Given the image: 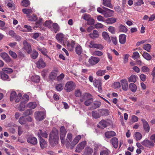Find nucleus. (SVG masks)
I'll use <instances>...</instances> for the list:
<instances>
[{"label":"nucleus","instance_id":"nucleus-1","mask_svg":"<svg viewBox=\"0 0 155 155\" xmlns=\"http://www.w3.org/2000/svg\"><path fill=\"white\" fill-rule=\"evenodd\" d=\"M58 131H52L50 134L49 138V143L51 146L54 147L58 144Z\"/></svg>","mask_w":155,"mask_h":155},{"label":"nucleus","instance_id":"nucleus-2","mask_svg":"<svg viewBox=\"0 0 155 155\" xmlns=\"http://www.w3.org/2000/svg\"><path fill=\"white\" fill-rule=\"evenodd\" d=\"M75 87V83L72 81H68L65 84L64 89L67 92H69L74 89Z\"/></svg>","mask_w":155,"mask_h":155},{"label":"nucleus","instance_id":"nucleus-3","mask_svg":"<svg viewBox=\"0 0 155 155\" xmlns=\"http://www.w3.org/2000/svg\"><path fill=\"white\" fill-rule=\"evenodd\" d=\"M67 133V131L64 126H61L60 128V136L61 142L62 144L65 143V137Z\"/></svg>","mask_w":155,"mask_h":155},{"label":"nucleus","instance_id":"nucleus-4","mask_svg":"<svg viewBox=\"0 0 155 155\" xmlns=\"http://www.w3.org/2000/svg\"><path fill=\"white\" fill-rule=\"evenodd\" d=\"M94 86L97 88L98 91L100 93H102V80L100 79H95L93 81Z\"/></svg>","mask_w":155,"mask_h":155},{"label":"nucleus","instance_id":"nucleus-5","mask_svg":"<svg viewBox=\"0 0 155 155\" xmlns=\"http://www.w3.org/2000/svg\"><path fill=\"white\" fill-rule=\"evenodd\" d=\"M87 44H89L88 47L90 48H96L100 50H102L103 48V46L101 44L96 43L94 41H91L87 42Z\"/></svg>","mask_w":155,"mask_h":155},{"label":"nucleus","instance_id":"nucleus-6","mask_svg":"<svg viewBox=\"0 0 155 155\" xmlns=\"http://www.w3.org/2000/svg\"><path fill=\"white\" fill-rule=\"evenodd\" d=\"M27 142L33 145H35L37 143V138L31 134H28L26 136Z\"/></svg>","mask_w":155,"mask_h":155},{"label":"nucleus","instance_id":"nucleus-7","mask_svg":"<svg viewBox=\"0 0 155 155\" xmlns=\"http://www.w3.org/2000/svg\"><path fill=\"white\" fill-rule=\"evenodd\" d=\"M141 143L142 145L147 148H150L154 147L155 146V144L153 141L148 139L144 140Z\"/></svg>","mask_w":155,"mask_h":155},{"label":"nucleus","instance_id":"nucleus-8","mask_svg":"<svg viewBox=\"0 0 155 155\" xmlns=\"http://www.w3.org/2000/svg\"><path fill=\"white\" fill-rule=\"evenodd\" d=\"M45 114L43 112L38 111L35 113V117L36 120L39 121L42 120L45 117Z\"/></svg>","mask_w":155,"mask_h":155},{"label":"nucleus","instance_id":"nucleus-9","mask_svg":"<svg viewBox=\"0 0 155 155\" xmlns=\"http://www.w3.org/2000/svg\"><path fill=\"white\" fill-rule=\"evenodd\" d=\"M103 9H105L103 15L105 18H108L113 16L114 11L103 7Z\"/></svg>","mask_w":155,"mask_h":155},{"label":"nucleus","instance_id":"nucleus-10","mask_svg":"<svg viewBox=\"0 0 155 155\" xmlns=\"http://www.w3.org/2000/svg\"><path fill=\"white\" fill-rule=\"evenodd\" d=\"M23 45L24 49L26 51L28 54H30L32 50L30 44L28 43L25 40L23 42Z\"/></svg>","mask_w":155,"mask_h":155},{"label":"nucleus","instance_id":"nucleus-11","mask_svg":"<svg viewBox=\"0 0 155 155\" xmlns=\"http://www.w3.org/2000/svg\"><path fill=\"white\" fill-rule=\"evenodd\" d=\"M75 44V41L71 40L70 41H67L66 42L67 48L69 51H72L74 50Z\"/></svg>","mask_w":155,"mask_h":155},{"label":"nucleus","instance_id":"nucleus-12","mask_svg":"<svg viewBox=\"0 0 155 155\" xmlns=\"http://www.w3.org/2000/svg\"><path fill=\"white\" fill-rule=\"evenodd\" d=\"M141 120L143 123V129L146 133H148L150 130V127L148 122L143 118H142Z\"/></svg>","mask_w":155,"mask_h":155},{"label":"nucleus","instance_id":"nucleus-13","mask_svg":"<svg viewBox=\"0 0 155 155\" xmlns=\"http://www.w3.org/2000/svg\"><path fill=\"white\" fill-rule=\"evenodd\" d=\"M36 64L38 68H45L46 64L45 62L44 61L43 59L42 58H40L36 63Z\"/></svg>","mask_w":155,"mask_h":155},{"label":"nucleus","instance_id":"nucleus-14","mask_svg":"<svg viewBox=\"0 0 155 155\" xmlns=\"http://www.w3.org/2000/svg\"><path fill=\"white\" fill-rule=\"evenodd\" d=\"M64 35L61 33L57 34L56 36V38L60 43H62L66 40L64 37Z\"/></svg>","mask_w":155,"mask_h":155},{"label":"nucleus","instance_id":"nucleus-15","mask_svg":"<svg viewBox=\"0 0 155 155\" xmlns=\"http://www.w3.org/2000/svg\"><path fill=\"white\" fill-rule=\"evenodd\" d=\"M86 145V142L83 141L78 144L76 148V151L77 152H79L83 150Z\"/></svg>","mask_w":155,"mask_h":155},{"label":"nucleus","instance_id":"nucleus-16","mask_svg":"<svg viewBox=\"0 0 155 155\" xmlns=\"http://www.w3.org/2000/svg\"><path fill=\"white\" fill-rule=\"evenodd\" d=\"M110 142L115 149L117 148L118 145V140L117 138L113 137L111 139Z\"/></svg>","mask_w":155,"mask_h":155},{"label":"nucleus","instance_id":"nucleus-17","mask_svg":"<svg viewBox=\"0 0 155 155\" xmlns=\"http://www.w3.org/2000/svg\"><path fill=\"white\" fill-rule=\"evenodd\" d=\"M0 76L2 80L4 81H10L11 80L10 78L8 75L3 71L0 72Z\"/></svg>","mask_w":155,"mask_h":155},{"label":"nucleus","instance_id":"nucleus-18","mask_svg":"<svg viewBox=\"0 0 155 155\" xmlns=\"http://www.w3.org/2000/svg\"><path fill=\"white\" fill-rule=\"evenodd\" d=\"M91 95L87 93H85L84 94L80 99V103L79 104H81V103L83 102L84 101H86L87 99Z\"/></svg>","mask_w":155,"mask_h":155},{"label":"nucleus","instance_id":"nucleus-19","mask_svg":"<svg viewBox=\"0 0 155 155\" xmlns=\"http://www.w3.org/2000/svg\"><path fill=\"white\" fill-rule=\"evenodd\" d=\"M100 61V59L98 58L91 57L89 60V63L92 65H94Z\"/></svg>","mask_w":155,"mask_h":155},{"label":"nucleus","instance_id":"nucleus-20","mask_svg":"<svg viewBox=\"0 0 155 155\" xmlns=\"http://www.w3.org/2000/svg\"><path fill=\"white\" fill-rule=\"evenodd\" d=\"M121 83L122 89L125 91H127L128 89V84L127 81L126 80H122Z\"/></svg>","mask_w":155,"mask_h":155},{"label":"nucleus","instance_id":"nucleus-21","mask_svg":"<svg viewBox=\"0 0 155 155\" xmlns=\"http://www.w3.org/2000/svg\"><path fill=\"white\" fill-rule=\"evenodd\" d=\"M23 13L26 15L27 17H29V14H32L33 12V8H25L22 9Z\"/></svg>","mask_w":155,"mask_h":155},{"label":"nucleus","instance_id":"nucleus-22","mask_svg":"<svg viewBox=\"0 0 155 155\" xmlns=\"http://www.w3.org/2000/svg\"><path fill=\"white\" fill-rule=\"evenodd\" d=\"M116 133L113 131H107L105 133V136L107 138H110L116 136Z\"/></svg>","mask_w":155,"mask_h":155},{"label":"nucleus","instance_id":"nucleus-23","mask_svg":"<svg viewBox=\"0 0 155 155\" xmlns=\"http://www.w3.org/2000/svg\"><path fill=\"white\" fill-rule=\"evenodd\" d=\"M127 36L124 34H121L119 36V42L121 44H124L126 41Z\"/></svg>","mask_w":155,"mask_h":155},{"label":"nucleus","instance_id":"nucleus-24","mask_svg":"<svg viewBox=\"0 0 155 155\" xmlns=\"http://www.w3.org/2000/svg\"><path fill=\"white\" fill-rule=\"evenodd\" d=\"M0 55L3 59L5 60L7 62H9L10 61L11 58L8 54L6 53H1Z\"/></svg>","mask_w":155,"mask_h":155},{"label":"nucleus","instance_id":"nucleus-25","mask_svg":"<svg viewBox=\"0 0 155 155\" xmlns=\"http://www.w3.org/2000/svg\"><path fill=\"white\" fill-rule=\"evenodd\" d=\"M107 123L106 121L104 120H102L99 122L98 124L97 125V127L99 128L103 129L107 127Z\"/></svg>","mask_w":155,"mask_h":155},{"label":"nucleus","instance_id":"nucleus-26","mask_svg":"<svg viewBox=\"0 0 155 155\" xmlns=\"http://www.w3.org/2000/svg\"><path fill=\"white\" fill-rule=\"evenodd\" d=\"M102 4L110 8H113V6L111 3V0H103Z\"/></svg>","mask_w":155,"mask_h":155},{"label":"nucleus","instance_id":"nucleus-27","mask_svg":"<svg viewBox=\"0 0 155 155\" xmlns=\"http://www.w3.org/2000/svg\"><path fill=\"white\" fill-rule=\"evenodd\" d=\"M57 71L56 70L52 71L49 74V78L51 80H55L57 75Z\"/></svg>","mask_w":155,"mask_h":155},{"label":"nucleus","instance_id":"nucleus-28","mask_svg":"<svg viewBox=\"0 0 155 155\" xmlns=\"http://www.w3.org/2000/svg\"><path fill=\"white\" fill-rule=\"evenodd\" d=\"M39 143L42 149H44L47 146V142L41 137L40 139Z\"/></svg>","mask_w":155,"mask_h":155},{"label":"nucleus","instance_id":"nucleus-29","mask_svg":"<svg viewBox=\"0 0 155 155\" xmlns=\"http://www.w3.org/2000/svg\"><path fill=\"white\" fill-rule=\"evenodd\" d=\"M102 36L104 39L106 41L108 42H111L110 39L107 33L105 31H104L102 33Z\"/></svg>","mask_w":155,"mask_h":155},{"label":"nucleus","instance_id":"nucleus-30","mask_svg":"<svg viewBox=\"0 0 155 155\" xmlns=\"http://www.w3.org/2000/svg\"><path fill=\"white\" fill-rule=\"evenodd\" d=\"M100 116H107L109 115V112L107 109H101L99 110Z\"/></svg>","mask_w":155,"mask_h":155},{"label":"nucleus","instance_id":"nucleus-31","mask_svg":"<svg viewBox=\"0 0 155 155\" xmlns=\"http://www.w3.org/2000/svg\"><path fill=\"white\" fill-rule=\"evenodd\" d=\"M38 136L40 138L41 136L45 138H47L48 137V134L45 131L43 132L41 130H39V131L38 132Z\"/></svg>","mask_w":155,"mask_h":155},{"label":"nucleus","instance_id":"nucleus-32","mask_svg":"<svg viewBox=\"0 0 155 155\" xmlns=\"http://www.w3.org/2000/svg\"><path fill=\"white\" fill-rule=\"evenodd\" d=\"M129 88L131 91L135 92L137 90V87L134 83H131L129 85Z\"/></svg>","mask_w":155,"mask_h":155},{"label":"nucleus","instance_id":"nucleus-33","mask_svg":"<svg viewBox=\"0 0 155 155\" xmlns=\"http://www.w3.org/2000/svg\"><path fill=\"white\" fill-rule=\"evenodd\" d=\"M93 152V149L89 147H87L85 149L84 154V155H91Z\"/></svg>","mask_w":155,"mask_h":155},{"label":"nucleus","instance_id":"nucleus-34","mask_svg":"<svg viewBox=\"0 0 155 155\" xmlns=\"http://www.w3.org/2000/svg\"><path fill=\"white\" fill-rule=\"evenodd\" d=\"M101 105V102L99 101H95L92 105V108L93 109H95L99 107Z\"/></svg>","mask_w":155,"mask_h":155},{"label":"nucleus","instance_id":"nucleus-35","mask_svg":"<svg viewBox=\"0 0 155 155\" xmlns=\"http://www.w3.org/2000/svg\"><path fill=\"white\" fill-rule=\"evenodd\" d=\"M93 99L91 95L87 100L84 102V104L86 106H88L93 102Z\"/></svg>","mask_w":155,"mask_h":155},{"label":"nucleus","instance_id":"nucleus-36","mask_svg":"<svg viewBox=\"0 0 155 155\" xmlns=\"http://www.w3.org/2000/svg\"><path fill=\"white\" fill-rule=\"evenodd\" d=\"M119 30L120 32H126L127 31V29L124 25L120 24L118 27Z\"/></svg>","mask_w":155,"mask_h":155},{"label":"nucleus","instance_id":"nucleus-37","mask_svg":"<svg viewBox=\"0 0 155 155\" xmlns=\"http://www.w3.org/2000/svg\"><path fill=\"white\" fill-rule=\"evenodd\" d=\"M37 49L39 51H40L44 55H46V54H47L48 53L47 50L44 47L41 48L40 47L38 46L37 47Z\"/></svg>","mask_w":155,"mask_h":155},{"label":"nucleus","instance_id":"nucleus-38","mask_svg":"<svg viewBox=\"0 0 155 155\" xmlns=\"http://www.w3.org/2000/svg\"><path fill=\"white\" fill-rule=\"evenodd\" d=\"M105 21L107 24H113L116 22V19L115 18H110L107 19Z\"/></svg>","mask_w":155,"mask_h":155},{"label":"nucleus","instance_id":"nucleus-39","mask_svg":"<svg viewBox=\"0 0 155 155\" xmlns=\"http://www.w3.org/2000/svg\"><path fill=\"white\" fill-rule=\"evenodd\" d=\"M81 136L80 135L77 136L74 139L73 142H72V144L74 146L75 145L79 142V140L81 139Z\"/></svg>","mask_w":155,"mask_h":155},{"label":"nucleus","instance_id":"nucleus-40","mask_svg":"<svg viewBox=\"0 0 155 155\" xmlns=\"http://www.w3.org/2000/svg\"><path fill=\"white\" fill-rule=\"evenodd\" d=\"M25 102H21L18 107V108L20 111H24L25 107Z\"/></svg>","mask_w":155,"mask_h":155},{"label":"nucleus","instance_id":"nucleus-41","mask_svg":"<svg viewBox=\"0 0 155 155\" xmlns=\"http://www.w3.org/2000/svg\"><path fill=\"white\" fill-rule=\"evenodd\" d=\"M137 76L136 75H132L128 78V81L129 82H135L137 81Z\"/></svg>","mask_w":155,"mask_h":155},{"label":"nucleus","instance_id":"nucleus-42","mask_svg":"<svg viewBox=\"0 0 155 155\" xmlns=\"http://www.w3.org/2000/svg\"><path fill=\"white\" fill-rule=\"evenodd\" d=\"M75 51L76 53L78 55L82 53V50L81 46L80 45H78L76 47Z\"/></svg>","mask_w":155,"mask_h":155},{"label":"nucleus","instance_id":"nucleus-43","mask_svg":"<svg viewBox=\"0 0 155 155\" xmlns=\"http://www.w3.org/2000/svg\"><path fill=\"white\" fill-rule=\"evenodd\" d=\"M92 117L95 119L99 118L101 117L100 114L96 110L93 111L92 112Z\"/></svg>","mask_w":155,"mask_h":155},{"label":"nucleus","instance_id":"nucleus-44","mask_svg":"<svg viewBox=\"0 0 155 155\" xmlns=\"http://www.w3.org/2000/svg\"><path fill=\"white\" fill-rule=\"evenodd\" d=\"M143 57L147 60L149 61L151 59V57L148 53L146 52H144L142 54Z\"/></svg>","mask_w":155,"mask_h":155},{"label":"nucleus","instance_id":"nucleus-45","mask_svg":"<svg viewBox=\"0 0 155 155\" xmlns=\"http://www.w3.org/2000/svg\"><path fill=\"white\" fill-rule=\"evenodd\" d=\"M38 55V52L35 50H33L31 55V58L33 59H35L37 58Z\"/></svg>","mask_w":155,"mask_h":155},{"label":"nucleus","instance_id":"nucleus-46","mask_svg":"<svg viewBox=\"0 0 155 155\" xmlns=\"http://www.w3.org/2000/svg\"><path fill=\"white\" fill-rule=\"evenodd\" d=\"M52 27L55 33H57L59 30V27L58 24L57 23H54L52 24Z\"/></svg>","mask_w":155,"mask_h":155},{"label":"nucleus","instance_id":"nucleus-47","mask_svg":"<svg viewBox=\"0 0 155 155\" xmlns=\"http://www.w3.org/2000/svg\"><path fill=\"white\" fill-rule=\"evenodd\" d=\"M52 21L51 20L46 21L44 25L45 27H48V28H51L52 27Z\"/></svg>","mask_w":155,"mask_h":155},{"label":"nucleus","instance_id":"nucleus-48","mask_svg":"<svg viewBox=\"0 0 155 155\" xmlns=\"http://www.w3.org/2000/svg\"><path fill=\"white\" fill-rule=\"evenodd\" d=\"M2 71L5 73L11 74L13 72V70L11 68H5L2 69Z\"/></svg>","mask_w":155,"mask_h":155},{"label":"nucleus","instance_id":"nucleus-49","mask_svg":"<svg viewBox=\"0 0 155 155\" xmlns=\"http://www.w3.org/2000/svg\"><path fill=\"white\" fill-rule=\"evenodd\" d=\"M134 136L137 141L141 140L142 137V134L139 132H136L134 134Z\"/></svg>","mask_w":155,"mask_h":155},{"label":"nucleus","instance_id":"nucleus-50","mask_svg":"<svg viewBox=\"0 0 155 155\" xmlns=\"http://www.w3.org/2000/svg\"><path fill=\"white\" fill-rule=\"evenodd\" d=\"M16 93L15 91H12L10 94V101H13L16 97Z\"/></svg>","mask_w":155,"mask_h":155},{"label":"nucleus","instance_id":"nucleus-51","mask_svg":"<svg viewBox=\"0 0 155 155\" xmlns=\"http://www.w3.org/2000/svg\"><path fill=\"white\" fill-rule=\"evenodd\" d=\"M21 5L25 7L28 6L30 5V2L28 0H23L21 2Z\"/></svg>","mask_w":155,"mask_h":155},{"label":"nucleus","instance_id":"nucleus-52","mask_svg":"<svg viewBox=\"0 0 155 155\" xmlns=\"http://www.w3.org/2000/svg\"><path fill=\"white\" fill-rule=\"evenodd\" d=\"M89 35L91 37L93 36L94 38H97L99 36L98 32L97 30H94L93 31L92 33L90 34Z\"/></svg>","mask_w":155,"mask_h":155},{"label":"nucleus","instance_id":"nucleus-53","mask_svg":"<svg viewBox=\"0 0 155 155\" xmlns=\"http://www.w3.org/2000/svg\"><path fill=\"white\" fill-rule=\"evenodd\" d=\"M40 80V77L39 76L34 75L31 78L32 81L36 83L39 82Z\"/></svg>","mask_w":155,"mask_h":155},{"label":"nucleus","instance_id":"nucleus-54","mask_svg":"<svg viewBox=\"0 0 155 155\" xmlns=\"http://www.w3.org/2000/svg\"><path fill=\"white\" fill-rule=\"evenodd\" d=\"M55 88L58 91H60L63 89V86L62 84H58L55 86Z\"/></svg>","mask_w":155,"mask_h":155},{"label":"nucleus","instance_id":"nucleus-55","mask_svg":"<svg viewBox=\"0 0 155 155\" xmlns=\"http://www.w3.org/2000/svg\"><path fill=\"white\" fill-rule=\"evenodd\" d=\"M106 71L105 70H100L96 72V74L98 76H101L104 75L106 73Z\"/></svg>","mask_w":155,"mask_h":155},{"label":"nucleus","instance_id":"nucleus-56","mask_svg":"<svg viewBox=\"0 0 155 155\" xmlns=\"http://www.w3.org/2000/svg\"><path fill=\"white\" fill-rule=\"evenodd\" d=\"M143 48L148 52H149L151 48V46L150 44H144L143 45Z\"/></svg>","mask_w":155,"mask_h":155},{"label":"nucleus","instance_id":"nucleus-57","mask_svg":"<svg viewBox=\"0 0 155 155\" xmlns=\"http://www.w3.org/2000/svg\"><path fill=\"white\" fill-rule=\"evenodd\" d=\"M26 118L24 117H21L19 120V122L21 125L25 124L26 122Z\"/></svg>","mask_w":155,"mask_h":155},{"label":"nucleus","instance_id":"nucleus-58","mask_svg":"<svg viewBox=\"0 0 155 155\" xmlns=\"http://www.w3.org/2000/svg\"><path fill=\"white\" fill-rule=\"evenodd\" d=\"M141 71L144 73H148L150 71V69L147 66H143L141 68Z\"/></svg>","mask_w":155,"mask_h":155},{"label":"nucleus","instance_id":"nucleus-59","mask_svg":"<svg viewBox=\"0 0 155 155\" xmlns=\"http://www.w3.org/2000/svg\"><path fill=\"white\" fill-rule=\"evenodd\" d=\"M28 107L30 108L31 109H34L35 108L36 106L37 105L35 104V103L33 102H30L28 104Z\"/></svg>","mask_w":155,"mask_h":155},{"label":"nucleus","instance_id":"nucleus-60","mask_svg":"<svg viewBox=\"0 0 155 155\" xmlns=\"http://www.w3.org/2000/svg\"><path fill=\"white\" fill-rule=\"evenodd\" d=\"M17 54L18 57L21 59H23L25 57V54L20 51L18 52Z\"/></svg>","mask_w":155,"mask_h":155},{"label":"nucleus","instance_id":"nucleus-61","mask_svg":"<svg viewBox=\"0 0 155 155\" xmlns=\"http://www.w3.org/2000/svg\"><path fill=\"white\" fill-rule=\"evenodd\" d=\"M32 113V112L31 109H28L24 111L23 115L25 116H27L31 114Z\"/></svg>","mask_w":155,"mask_h":155},{"label":"nucleus","instance_id":"nucleus-62","mask_svg":"<svg viewBox=\"0 0 155 155\" xmlns=\"http://www.w3.org/2000/svg\"><path fill=\"white\" fill-rule=\"evenodd\" d=\"M81 92L80 89L76 90L75 92V95L77 97H79L81 96Z\"/></svg>","mask_w":155,"mask_h":155},{"label":"nucleus","instance_id":"nucleus-63","mask_svg":"<svg viewBox=\"0 0 155 155\" xmlns=\"http://www.w3.org/2000/svg\"><path fill=\"white\" fill-rule=\"evenodd\" d=\"M9 54L13 58L15 59L17 57V55L16 53L12 51H10L9 52Z\"/></svg>","mask_w":155,"mask_h":155},{"label":"nucleus","instance_id":"nucleus-64","mask_svg":"<svg viewBox=\"0 0 155 155\" xmlns=\"http://www.w3.org/2000/svg\"><path fill=\"white\" fill-rule=\"evenodd\" d=\"M110 151L108 150H103L100 153V155H108Z\"/></svg>","mask_w":155,"mask_h":155}]
</instances>
